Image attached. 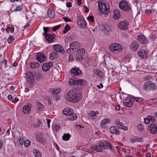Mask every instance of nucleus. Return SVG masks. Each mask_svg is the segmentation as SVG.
Masks as SVG:
<instances>
[{"mask_svg": "<svg viewBox=\"0 0 157 157\" xmlns=\"http://www.w3.org/2000/svg\"><path fill=\"white\" fill-rule=\"evenodd\" d=\"M98 2V10L101 13L106 15L110 12V6L108 4H105L104 2H101L99 3Z\"/></svg>", "mask_w": 157, "mask_h": 157, "instance_id": "f257e3e1", "label": "nucleus"}, {"mask_svg": "<svg viewBox=\"0 0 157 157\" xmlns=\"http://www.w3.org/2000/svg\"><path fill=\"white\" fill-rule=\"evenodd\" d=\"M143 88L146 91L154 90L157 89V86L152 81H148L144 83Z\"/></svg>", "mask_w": 157, "mask_h": 157, "instance_id": "f03ea898", "label": "nucleus"}, {"mask_svg": "<svg viewBox=\"0 0 157 157\" xmlns=\"http://www.w3.org/2000/svg\"><path fill=\"white\" fill-rule=\"evenodd\" d=\"M120 8L124 11L129 12L131 9L130 5L124 0L121 1L119 3Z\"/></svg>", "mask_w": 157, "mask_h": 157, "instance_id": "7ed1b4c3", "label": "nucleus"}, {"mask_svg": "<svg viewBox=\"0 0 157 157\" xmlns=\"http://www.w3.org/2000/svg\"><path fill=\"white\" fill-rule=\"evenodd\" d=\"M36 74L35 72L28 71L26 73V78L27 82L30 85H32L34 81V77Z\"/></svg>", "mask_w": 157, "mask_h": 157, "instance_id": "20e7f679", "label": "nucleus"}, {"mask_svg": "<svg viewBox=\"0 0 157 157\" xmlns=\"http://www.w3.org/2000/svg\"><path fill=\"white\" fill-rule=\"evenodd\" d=\"M109 48L110 50L112 52L117 51L118 52H120L122 49L121 45L116 43L111 44L109 47Z\"/></svg>", "mask_w": 157, "mask_h": 157, "instance_id": "39448f33", "label": "nucleus"}, {"mask_svg": "<svg viewBox=\"0 0 157 157\" xmlns=\"http://www.w3.org/2000/svg\"><path fill=\"white\" fill-rule=\"evenodd\" d=\"M85 51L84 49L81 48L78 51L76 54V58L78 60H81L84 58V56L85 54Z\"/></svg>", "mask_w": 157, "mask_h": 157, "instance_id": "423d86ee", "label": "nucleus"}, {"mask_svg": "<svg viewBox=\"0 0 157 157\" xmlns=\"http://www.w3.org/2000/svg\"><path fill=\"white\" fill-rule=\"evenodd\" d=\"M128 24L126 21H122L119 22L117 24L118 28L121 30H126L128 29Z\"/></svg>", "mask_w": 157, "mask_h": 157, "instance_id": "0eeeda50", "label": "nucleus"}, {"mask_svg": "<svg viewBox=\"0 0 157 157\" xmlns=\"http://www.w3.org/2000/svg\"><path fill=\"white\" fill-rule=\"evenodd\" d=\"M36 58L39 62L42 63L45 61L46 57L44 53H39L36 55Z\"/></svg>", "mask_w": 157, "mask_h": 157, "instance_id": "6e6552de", "label": "nucleus"}, {"mask_svg": "<svg viewBox=\"0 0 157 157\" xmlns=\"http://www.w3.org/2000/svg\"><path fill=\"white\" fill-rule=\"evenodd\" d=\"M138 40L139 42L143 44H146L148 42V40L144 35H140L138 36Z\"/></svg>", "mask_w": 157, "mask_h": 157, "instance_id": "1a4fd4ad", "label": "nucleus"}, {"mask_svg": "<svg viewBox=\"0 0 157 157\" xmlns=\"http://www.w3.org/2000/svg\"><path fill=\"white\" fill-rule=\"evenodd\" d=\"M53 48L56 52H61L62 54H64L65 53L63 47L60 45L55 44L53 45Z\"/></svg>", "mask_w": 157, "mask_h": 157, "instance_id": "9d476101", "label": "nucleus"}, {"mask_svg": "<svg viewBox=\"0 0 157 157\" xmlns=\"http://www.w3.org/2000/svg\"><path fill=\"white\" fill-rule=\"evenodd\" d=\"M75 91L71 90L67 93L66 98L68 101L70 102L73 101V99L74 98V96L75 94Z\"/></svg>", "mask_w": 157, "mask_h": 157, "instance_id": "9b49d317", "label": "nucleus"}, {"mask_svg": "<svg viewBox=\"0 0 157 157\" xmlns=\"http://www.w3.org/2000/svg\"><path fill=\"white\" fill-rule=\"evenodd\" d=\"M98 144L102 146L104 149L112 150V146L108 142H105L104 143L102 141H99Z\"/></svg>", "mask_w": 157, "mask_h": 157, "instance_id": "f8f14e48", "label": "nucleus"}, {"mask_svg": "<svg viewBox=\"0 0 157 157\" xmlns=\"http://www.w3.org/2000/svg\"><path fill=\"white\" fill-rule=\"evenodd\" d=\"M69 46L72 51H76V50L80 47V44L78 42H74L70 43Z\"/></svg>", "mask_w": 157, "mask_h": 157, "instance_id": "ddd939ff", "label": "nucleus"}, {"mask_svg": "<svg viewBox=\"0 0 157 157\" xmlns=\"http://www.w3.org/2000/svg\"><path fill=\"white\" fill-rule=\"evenodd\" d=\"M77 23L79 26L83 28H85L86 27V23L84 21L83 17L80 16L77 21Z\"/></svg>", "mask_w": 157, "mask_h": 157, "instance_id": "4468645a", "label": "nucleus"}, {"mask_svg": "<svg viewBox=\"0 0 157 157\" xmlns=\"http://www.w3.org/2000/svg\"><path fill=\"white\" fill-rule=\"evenodd\" d=\"M148 129L150 132L152 134H156L157 132V127L155 124H150Z\"/></svg>", "mask_w": 157, "mask_h": 157, "instance_id": "2eb2a0df", "label": "nucleus"}, {"mask_svg": "<svg viewBox=\"0 0 157 157\" xmlns=\"http://www.w3.org/2000/svg\"><path fill=\"white\" fill-rule=\"evenodd\" d=\"M134 103V101L131 98L126 99L123 102V104L128 107H131Z\"/></svg>", "mask_w": 157, "mask_h": 157, "instance_id": "dca6fc26", "label": "nucleus"}, {"mask_svg": "<svg viewBox=\"0 0 157 157\" xmlns=\"http://www.w3.org/2000/svg\"><path fill=\"white\" fill-rule=\"evenodd\" d=\"M44 36L48 42L49 43H52L54 41L56 36L55 34H48Z\"/></svg>", "mask_w": 157, "mask_h": 157, "instance_id": "f3484780", "label": "nucleus"}, {"mask_svg": "<svg viewBox=\"0 0 157 157\" xmlns=\"http://www.w3.org/2000/svg\"><path fill=\"white\" fill-rule=\"evenodd\" d=\"M147 51L144 49H141L138 53L139 56L142 59H146L147 58Z\"/></svg>", "mask_w": 157, "mask_h": 157, "instance_id": "a211bd4d", "label": "nucleus"}, {"mask_svg": "<svg viewBox=\"0 0 157 157\" xmlns=\"http://www.w3.org/2000/svg\"><path fill=\"white\" fill-rule=\"evenodd\" d=\"M36 140L39 142L41 144L45 143V139L40 133H39L36 134Z\"/></svg>", "mask_w": 157, "mask_h": 157, "instance_id": "6ab92c4d", "label": "nucleus"}, {"mask_svg": "<svg viewBox=\"0 0 157 157\" xmlns=\"http://www.w3.org/2000/svg\"><path fill=\"white\" fill-rule=\"evenodd\" d=\"M53 63L52 62H50L48 63H44L42 66V69L44 71H47L48 70L50 67H52Z\"/></svg>", "mask_w": 157, "mask_h": 157, "instance_id": "aec40b11", "label": "nucleus"}, {"mask_svg": "<svg viewBox=\"0 0 157 157\" xmlns=\"http://www.w3.org/2000/svg\"><path fill=\"white\" fill-rule=\"evenodd\" d=\"M103 146L99 144L94 145L91 147V149L93 151H96L98 152H101L103 150Z\"/></svg>", "mask_w": 157, "mask_h": 157, "instance_id": "412c9836", "label": "nucleus"}, {"mask_svg": "<svg viewBox=\"0 0 157 157\" xmlns=\"http://www.w3.org/2000/svg\"><path fill=\"white\" fill-rule=\"evenodd\" d=\"M70 72L75 75H78L82 73L81 70L78 68L77 67L72 68Z\"/></svg>", "mask_w": 157, "mask_h": 157, "instance_id": "4be33fe9", "label": "nucleus"}, {"mask_svg": "<svg viewBox=\"0 0 157 157\" xmlns=\"http://www.w3.org/2000/svg\"><path fill=\"white\" fill-rule=\"evenodd\" d=\"M139 47V44L136 41L132 42L130 46L131 49L134 51H136Z\"/></svg>", "mask_w": 157, "mask_h": 157, "instance_id": "5701e85b", "label": "nucleus"}, {"mask_svg": "<svg viewBox=\"0 0 157 157\" xmlns=\"http://www.w3.org/2000/svg\"><path fill=\"white\" fill-rule=\"evenodd\" d=\"M14 5L15 4H13L10 8V10L12 11V12L20 11L22 10L23 8V6L22 5H20L17 6V7L13 10V9L14 8Z\"/></svg>", "mask_w": 157, "mask_h": 157, "instance_id": "b1692460", "label": "nucleus"}, {"mask_svg": "<svg viewBox=\"0 0 157 157\" xmlns=\"http://www.w3.org/2000/svg\"><path fill=\"white\" fill-rule=\"evenodd\" d=\"M31 104L29 103L24 106L23 108V112L26 114H29L31 111Z\"/></svg>", "mask_w": 157, "mask_h": 157, "instance_id": "393cba45", "label": "nucleus"}, {"mask_svg": "<svg viewBox=\"0 0 157 157\" xmlns=\"http://www.w3.org/2000/svg\"><path fill=\"white\" fill-rule=\"evenodd\" d=\"M82 98V95L80 93H78L75 91V94L74 96L72 102H75L79 101Z\"/></svg>", "mask_w": 157, "mask_h": 157, "instance_id": "a878e982", "label": "nucleus"}, {"mask_svg": "<svg viewBox=\"0 0 157 157\" xmlns=\"http://www.w3.org/2000/svg\"><path fill=\"white\" fill-rule=\"evenodd\" d=\"M74 83L76 85H80L84 86L86 85V81L84 79H76L74 82Z\"/></svg>", "mask_w": 157, "mask_h": 157, "instance_id": "bb28decb", "label": "nucleus"}, {"mask_svg": "<svg viewBox=\"0 0 157 157\" xmlns=\"http://www.w3.org/2000/svg\"><path fill=\"white\" fill-rule=\"evenodd\" d=\"M102 30L107 34L110 32L112 30V27L109 25H104L102 26Z\"/></svg>", "mask_w": 157, "mask_h": 157, "instance_id": "cd10ccee", "label": "nucleus"}, {"mask_svg": "<svg viewBox=\"0 0 157 157\" xmlns=\"http://www.w3.org/2000/svg\"><path fill=\"white\" fill-rule=\"evenodd\" d=\"M116 124L119 127L121 128L122 129L124 130H128L127 127L124 126V124L121 122H120L119 120H117L116 121Z\"/></svg>", "mask_w": 157, "mask_h": 157, "instance_id": "c85d7f7f", "label": "nucleus"}, {"mask_svg": "<svg viewBox=\"0 0 157 157\" xmlns=\"http://www.w3.org/2000/svg\"><path fill=\"white\" fill-rule=\"evenodd\" d=\"M62 112L63 114L67 116L73 113V110L69 108L65 109Z\"/></svg>", "mask_w": 157, "mask_h": 157, "instance_id": "c756f323", "label": "nucleus"}, {"mask_svg": "<svg viewBox=\"0 0 157 157\" xmlns=\"http://www.w3.org/2000/svg\"><path fill=\"white\" fill-rule=\"evenodd\" d=\"M110 131L112 134H115L118 135L120 133L119 131L116 129L115 126H111L110 128Z\"/></svg>", "mask_w": 157, "mask_h": 157, "instance_id": "7c9ffc66", "label": "nucleus"}, {"mask_svg": "<svg viewBox=\"0 0 157 157\" xmlns=\"http://www.w3.org/2000/svg\"><path fill=\"white\" fill-rule=\"evenodd\" d=\"M58 57V55L56 52H52L49 56V58L51 60L57 59Z\"/></svg>", "mask_w": 157, "mask_h": 157, "instance_id": "2f4dec72", "label": "nucleus"}, {"mask_svg": "<svg viewBox=\"0 0 157 157\" xmlns=\"http://www.w3.org/2000/svg\"><path fill=\"white\" fill-rule=\"evenodd\" d=\"M114 14L113 16V18L115 19H117L119 18L120 16V14L119 11L115 10L113 11Z\"/></svg>", "mask_w": 157, "mask_h": 157, "instance_id": "473e14b6", "label": "nucleus"}, {"mask_svg": "<svg viewBox=\"0 0 157 157\" xmlns=\"http://www.w3.org/2000/svg\"><path fill=\"white\" fill-rule=\"evenodd\" d=\"M110 121L109 120L108 118H105L103 120H102L101 122L100 126L101 128H104L105 127V125L109 122Z\"/></svg>", "mask_w": 157, "mask_h": 157, "instance_id": "72a5a7b5", "label": "nucleus"}, {"mask_svg": "<svg viewBox=\"0 0 157 157\" xmlns=\"http://www.w3.org/2000/svg\"><path fill=\"white\" fill-rule=\"evenodd\" d=\"M55 13L53 10H48V17L51 18H53L55 16Z\"/></svg>", "mask_w": 157, "mask_h": 157, "instance_id": "f704fd0d", "label": "nucleus"}, {"mask_svg": "<svg viewBox=\"0 0 157 157\" xmlns=\"http://www.w3.org/2000/svg\"><path fill=\"white\" fill-rule=\"evenodd\" d=\"M67 118L69 120L73 121L77 118V117L75 114H74L73 113L67 116Z\"/></svg>", "mask_w": 157, "mask_h": 157, "instance_id": "c9c22d12", "label": "nucleus"}, {"mask_svg": "<svg viewBox=\"0 0 157 157\" xmlns=\"http://www.w3.org/2000/svg\"><path fill=\"white\" fill-rule=\"evenodd\" d=\"M33 153L36 157H41L42 156L41 152L36 149H34L33 150Z\"/></svg>", "mask_w": 157, "mask_h": 157, "instance_id": "e433bc0d", "label": "nucleus"}, {"mask_svg": "<svg viewBox=\"0 0 157 157\" xmlns=\"http://www.w3.org/2000/svg\"><path fill=\"white\" fill-rule=\"evenodd\" d=\"M142 139L141 138H138L137 137H135L134 138H131L130 139V141L132 143H134L136 142H141L142 141Z\"/></svg>", "mask_w": 157, "mask_h": 157, "instance_id": "4c0bfd02", "label": "nucleus"}, {"mask_svg": "<svg viewBox=\"0 0 157 157\" xmlns=\"http://www.w3.org/2000/svg\"><path fill=\"white\" fill-rule=\"evenodd\" d=\"M94 73L95 74L97 75L99 77H103L104 75L102 72L100 71L98 69H95L94 70Z\"/></svg>", "mask_w": 157, "mask_h": 157, "instance_id": "58836bf2", "label": "nucleus"}, {"mask_svg": "<svg viewBox=\"0 0 157 157\" xmlns=\"http://www.w3.org/2000/svg\"><path fill=\"white\" fill-rule=\"evenodd\" d=\"M52 92V94L53 95H56L59 93L61 90L59 88L57 89H51V90Z\"/></svg>", "mask_w": 157, "mask_h": 157, "instance_id": "ea45409f", "label": "nucleus"}, {"mask_svg": "<svg viewBox=\"0 0 157 157\" xmlns=\"http://www.w3.org/2000/svg\"><path fill=\"white\" fill-rule=\"evenodd\" d=\"M71 136V135L69 133H65L63 135L62 138L63 140H64L67 141L69 140Z\"/></svg>", "mask_w": 157, "mask_h": 157, "instance_id": "a19ab883", "label": "nucleus"}, {"mask_svg": "<svg viewBox=\"0 0 157 157\" xmlns=\"http://www.w3.org/2000/svg\"><path fill=\"white\" fill-rule=\"evenodd\" d=\"M39 66V64L38 62H32L30 64V66L31 68H36L38 67Z\"/></svg>", "mask_w": 157, "mask_h": 157, "instance_id": "79ce46f5", "label": "nucleus"}, {"mask_svg": "<svg viewBox=\"0 0 157 157\" xmlns=\"http://www.w3.org/2000/svg\"><path fill=\"white\" fill-rule=\"evenodd\" d=\"M36 107L39 111H41L44 109V106L40 102H37L36 103Z\"/></svg>", "mask_w": 157, "mask_h": 157, "instance_id": "37998d69", "label": "nucleus"}, {"mask_svg": "<svg viewBox=\"0 0 157 157\" xmlns=\"http://www.w3.org/2000/svg\"><path fill=\"white\" fill-rule=\"evenodd\" d=\"M6 31L8 33H9V32L13 33L14 32V28L13 26L8 27L6 29Z\"/></svg>", "mask_w": 157, "mask_h": 157, "instance_id": "c03bdc74", "label": "nucleus"}, {"mask_svg": "<svg viewBox=\"0 0 157 157\" xmlns=\"http://www.w3.org/2000/svg\"><path fill=\"white\" fill-rule=\"evenodd\" d=\"M70 29L71 27L69 25L67 24L64 28V29L63 31V33L64 34L68 32Z\"/></svg>", "mask_w": 157, "mask_h": 157, "instance_id": "a18cd8bd", "label": "nucleus"}, {"mask_svg": "<svg viewBox=\"0 0 157 157\" xmlns=\"http://www.w3.org/2000/svg\"><path fill=\"white\" fill-rule=\"evenodd\" d=\"M138 129L140 131H142L144 130V128L142 124H139L137 125Z\"/></svg>", "mask_w": 157, "mask_h": 157, "instance_id": "49530a36", "label": "nucleus"}, {"mask_svg": "<svg viewBox=\"0 0 157 157\" xmlns=\"http://www.w3.org/2000/svg\"><path fill=\"white\" fill-rule=\"evenodd\" d=\"M121 71L124 72H127L128 71V67L124 65H122L121 67Z\"/></svg>", "mask_w": 157, "mask_h": 157, "instance_id": "de8ad7c7", "label": "nucleus"}, {"mask_svg": "<svg viewBox=\"0 0 157 157\" xmlns=\"http://www.w3.org/2000/svg\"><path fill=\"white\" fill-rule=\"evenodd\" d=\"M132 97L137 102H140L143 100V99L142 98L136 97L134 96H133Z\"/></svg>", "mask_w": 157, "mask_h": 157, "instance_id": "09e8293b", "label": "nucleus"}, {"mask_svg": "<svg viewBox=\"0 0 157 157\" xmlns=\"http://www.w3.org/2000/svg\"><path fill=\"white\" fill-rule=\"evenodd\" d=\"M96 115V113L95 112L92 111L89 114L90 116L93 117L94 119L95 118V116Z\"/></svg>", "mask_w": 157, "mask_h": 157, "instance_id": "8fccbe9b", "label": "nucleus"}, {"mask_svg": "<svg viewBox=\"0 0 157 157\" xmlns=\"http://www.w3.org/2000/svg\"><path fill=\"white\" fill-rule=\"evenodd\" d=\"M148 116H147V117L144 118V122L146 124H148L150 122V119L149 117H148Z\"/></svg>", "mask_w": 157, "mask_h": 157, "instance_id": "3c124183", "label": "nucleus"}, {"mask_svg": "<svg viewBox=\"0 0 157 157\" xmlns=\"http://www.w3.org/2000/svg\"><path fill=\"white\" fill-rule=\"evenodd\" d=\"M76 79H72L70 78L68 81V84L70 85H75L74 83V82Z\"/></svg>", "mask_w": 157, "mask_h": 157, "instance_id": "603ef678", "label": "nucleus"}, {"mask_svg": "<svg viewBox=\"0 0 157 157\" xmlns=\"http://www.w3.org/2000/svg\"><path fill=\"white\" fill-rule=\"evenodd\" d=\"M14 40L12 36H10L8 40V42L9 44H10Z\"/></svg>", "mask_w": 157, "mask_h": 157, "instance_id": "864d4df0", "label": "nucleus"}, {"mask_svg": "<svg viewBox=\"0 0 157 157\" xmlns=\"http://www.w3.org/2000/svg\"><path fill=\"white\" fill-rule=\"evenodd\" d=\"M43 30L44 31V36L47 35L48 33H47L49 31V29L48 27H44L43 28Z\"/></svg>", "mask_w": 157, "mask_h": 157, "instance_id": "5fc2aeb1", "label": "nucleus"}, {"mask_svg": "<svg viewBox=\"0 0 157 157\" xmlns=\"http://www.w3.org/2000/svg\"><path fill=\"white\" fill-rule=\"evenodd\" d=\"M148 117H149L150 121H151L152 122H154L156 120L155 117L154 116H149Z\"/></svg>", "mask_w": 157, "mask_h": 157, "instance_id": "6e6d98bb", "label": "nucleus"}, {"mask_svg": "<svg viewBox=\"0 0 157 157\" xmlns=\"http://www.w3.org/2000/svg\"><path fill=\"white\" fill-rule=\"evenodd\" d=\"M152 11V10H150L148 9H146L145 10V13L147 15H149L151 14Z\"/></svg>", "mask_w": 157, "mask_h": 157, "instance_id": "4d7b16f0", "label": "nucleus"}, {"mask_svg": "<svg viewBox=\"0 0 157 157\" xmlns=\"http://www.w3.org/2000/svg\"><path fill=\"white\" fill-rule=\"evenodd\" d=\"M87 19L92 23H93L94 20V18L93 16H89L88 17Z\"/></svg>", "mask_w": 157, "mask_h": 157, "instance_id": "13d9d810", "label": "nucleus"}, {"mask_svg": "<svg viewBox=\"0 0 157 157\" xmlns=\"http://www.w3.org/2000/svg\"><path fill=\"white\" fill-rule=\"evenodd\" d=\"M30 144V141L28 140H26L24 142V144L25 147H28Z\"/></svg>", "mask_w": 157, "mask_h": 157, "instance_id": "bf43d9fd", "label": "nucleus"}, {"mask_svg": "<svg viewBox=\"0 0 157 157\" xmlns=\"http://www.w3.org/2000/svg\"><path fill=\"white\" fill-rule=\"evenodd\" d=\"M61 27V25H59L55 26L52 29L53 31H55L56 30L58 29Z\"/></svg>", "mask_w": 157, "mask_h": 157, "instance_id": "052dcab7", "label": "nucleus"}, {"mask_svg": "<svg viewBox=\"0 0 157 157\" xmlns=\"http://www.w3.org/2000/svg\"><path fill=\"white\" fill-rule=\"evenodd\" d=\"M74 60L73 56L72 54H70L69 57V62H72Z\"/></svg>", "mask_w": 157, "mask_h": 157, "instance_id": "680f3d73", "label": "nucleus"}, {"mask_svg": "<svg viewBox=\"0 0 157 157\" xmlns=\"http://www.w3.org/2000/svg\"><path fill=\"white\" fill-rule=\"evenodd\" d=\"M19 100V99L18 98L15 97L14 98H13L12 101V102L15 103L16 102H17Z\"/></svg>", "mask_w": 157, "mask_h": 157, "instance_id": "e2e57ef3", "label": "nucleus"}, {"mask_svg": "<svg viewBox=\"0 0 157 157\" xmlns=\"http://www.w3.org/2000/svg\"><path fill=\"white\" fill-rule=\"evenodd\" d=\"M19 144L21 145H22L23 143H24V140L23 139V138H20L18 140Z\"/></svg>", "mask_w": 157, "mask_h": 157, "instance_id": "0e129e2a", "label": "nucleus"}, {"mask_svg": "<svg viewBox=\"0 0 157 157\" xmlns=\"http://www.w3.org/2000/svg\"><path fill=\"white\" fill-rule=\"evenodd\" d=\"M63 19L64 20V21L66 22L71 21V20L70 19H69L67 17H63Z\"/></svg>", "mask_w": 157, "mask_h": 157, "instance_id": "69168bd1", "label": "nucleus"}, {"mask_svg": "<svg viewBox=\"0 0 157 157\" xmlns=\"http://www.w3.org/2000/svg\"><path fill=\"white\" fill-rule=\"evenodd\" d=\"M156 38V36L154 35H152L150 36L149 39L152 41L154 40Z\"/></svg>", "mask_w": 157, "mask_h": 157, "instance_id": "338daca9", "label": "nucleus"}, {"mask_svg": "<svg viewBox=\"0 0 157 157\" xmlns=\"http://www.w3.org/2000/svg\"><path fill=\"white\" fill-rule=\"evenodd\" d=\"M66 52L67 53L69 54L71 52H73L74 51H72V50H71V48L70 47L67 50Z\"/></svg>", "mask_w": 157, "mask_h": 157, "instance_id": "774afa93", "label": "nucleus"}]
</instances>
